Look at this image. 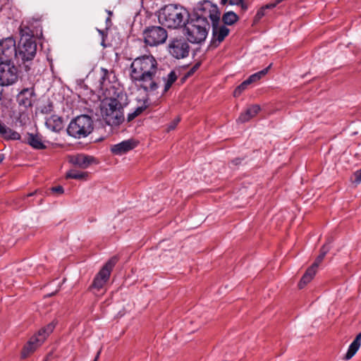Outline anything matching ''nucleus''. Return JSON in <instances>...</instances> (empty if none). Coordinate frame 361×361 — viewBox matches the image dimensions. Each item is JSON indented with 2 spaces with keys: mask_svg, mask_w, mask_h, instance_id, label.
<instances>
[{
  "mask_svg": "<svg viewBox=\"0 0 361 361\" xmlns=\"http://www.w3.org/2000/svg\"><path fill=\"white\" fill-rule=\"evenodd\" d=\"M130 78L140 82V87L146 92L157 90L164 79V73L158 67V63L152 55L137 57L130 65Z\"/></svg>",
  "mask_w": 361,
  "mask_h": 361,
  "instance_id": "obj_1",
  "label": "nucleus"
},
{
  "mask_svg": "<svg viewBox=\"0 0 361 361\" xmlns=\"http://www.w3.org/2000/svg\"><path fill=\"white\" fill-rule=\"evenodd\" d=\"M114 97L106 99L101 106V114L109 126H118L124 121L123 109L128 104V97L123 90L114 92Z\"/></svg>",
  "mask_w": 361,
  "mask_h": 361,
  "instance_id": "obj_2",
  "label": "nucleus"
},
{
  "mask_svg": "<svg viewBox=\"0 0 361 361\" xmlns=\"http://www.w3.org/2000/svg\"><path fill=\"white\" fill-rule=\"evenodd\" d=\"M190 17L189 12L183 6L169 4L162 8L158 14L159 23L171 29L185 26Z\"/></svg>",
  "mask_w": 361,
  "mask_h": 361,
  "instance_id": "obj_3",
  "label": "nucleus"
},
{
  "mask_svg": "<svg viewBox=\"0 0 361 361\" xmlns=\"http://www.w3.org/2000/svg\"><path fill=\"white\" fill-rule=\"evenodd\" d=\"M202 9L205 11V14L212 21V44L217 47L228 35L230 30L220 23V11L218 7L209 1H205Z\"/></svg>",
  "mask_w": 361,
  "mask_h": 361,
  "instance_id": "obj_4",
  "label": "nucleus"
},
{
  "mask_svg": "<svg viewBox=\"0 0 361 361\" xmlns=\"http://www.w3.org/2000/svg\"><path fill=\"white\" fill-rule=\"evenodd\" d=\"M202 11L201 16L195 19L188 20L184 26V34L187 39L193 44H199L204 42L207 36L209 24L207 21L208 16L205 11Z\"/></svg>",
  "mask_w": 361,
  "mask_h": 361,
  "instance_id": "obj_5",
  "label": "nucleus"
},
{
  "mask_svg": "<svg viewBox=\"0 0 361 361\" xmlns=\"http://www.w3.org/2000/svg\"><path fill=\"white\" fill-rule=\"evenodd\" d=\"M94 129L92 118L87 115H80L73 119L68 128V134L77 139L87 137Z\"/></svg>",
  "mask_w": 361,
  "mask_h": 361,
  "instance_id": "obj_6",
  "label": "nucleus"
},
{
  "mask_svg": "<svg viewBox=\"0 0 361 361\" xmlns=\"http://www.w3.org/2000/svg\"><path fill=\"white\" fill-rule=\"evenodd\" d=\"M37 52V44L33 38L23 39L20 41L17 47L16 63L19 66L24 65L25 70L27 71L30 68L25 63L32 61Z\"/></svg>",
  "mask_w": 361,
  "mask_h": 361,
  "instance_id": "obj_7",
  "label": "nucleus"
},
{
  "mask_svg": "<svg viewBox=\"0 0 361 361\" xmlns=\"http://www.w3.org/2000/svg\"><path fill=\"white\" fill-rule=\"evenodd\" d=\"M54 328L55 324L54 322H51L45 327L41 329L36 335L32 336L28 342L25 345L22 350L21 356L23 358H25L32 353L44 343L47 337L53 331Z\"/></svg>",
  "mask_w": 361,
  "mask_h": 361,
  "instance_id": "obj_8",
  "label": "nucleus"
},
{
  "mask_svg": "<svg viewBox=\"0 0 361 361\" xmlns=\"http://www.w3.org/2000/svg\"><path fill=\"white\" fill-rule=\"evenodd\" d=\"M118 259L114 256L109 259L103 266L100 271L96 274L90 288L94 293L102 290L109 279L111 272L117 263Z\"/></svg>",
  "mask_w": 361,
  "mask_h": 361,
  "instance_id": "obj_9",
  "label": "nucleus"
},
{
  "mask_svg": "<svg viewBox=\"0 0 361 361\" xmlns=\"http://www.w3.org/2000/svg\"><path fill=\"white\" fill-rule=\"evenodd\" d=\"M17 46L13 37L0 39V62H16Z\"/></svg>",
  "mask_w": 361,
  "mask_h": 361,
  "instance_id": "obj_10",
  "label": "nucleus"
},
{
  "mask_svg": "<svg viewBox=\"0 0 361 361\" xmlns=\"http://www.w3.org/2000/svg\"><path fill=\"white\" fill-rule=\"evenodd\" d=\"M145 42L151 47L164 43L168 37L167 31L161 26H149L143 32Z\"/></svg>",
  "mask_w": 361,
  "mask_h": 361,
  "instance_id": "obj_11",
  "label": "nucleus"
},
{
  "mask_svg": "<svg viewBox=\"0 0 361 361\" xmlns=\"http://www.w3.org/2000/svg\"><path fill=\"white\" fill-rule=\"evenodd\" d=\"M13 63L14 62H0V85H11L18 80V72Z\"/></svg>",
  "mask_w": 361,
  "mask_h": 361,
  "instance_id": "obj_12",
  "label": "nucleus"
},
{
  "mask_svg": "<svg viewBox=\"0 0 361 361\" xmlns=\"http://www.w3.org/2000/svg\"><path fill=\"white\" fill-rule=\"evenodd\" d=\"M190 47L183 39H173L169 44V53L176 59L185 58L189 54Z\"/></svg>",
  "mask_w": 361,
  "mask_h": 361,
  "instance_id": "obj_13",
  "label": "nucleus"
},
{
  "mask_svg": "<svg viewBox=\"0 0 361 361\" xmlns=\"http://www.w3.org/2000/svg\"><path fill=\"white\" fill-rule=\"evenodd\" d=\"M137 144L138 142L133 139L126 140L112 145L111 147V151L115 155H122L133 149L137 146Z\"/></svg>",
  "mask_w": 361,
  "mask_h": 361,
  "instance_id": "obj_14",
  "label": "nucleus"
},
{
  "mask_svg": "<svg viewBox=\"0 0 361 361\" xmlns=\"http://www.w3.org/2000/svg\"><path fill=\"white\" fill-rule=\"evenodd\" d=\"M23 142L35 149L40 150L47 148V145L43 141L42 135L38 133H27L25 136V140Z\"/></svg>",
  "mask_w": 361,
  "mask_h": 361,
  "instance_id": "obj_15",
  "label": "nucleus"
},
{
  "mask_svg": "<svg viewBox=\"0 0 361 361\" xmlns=\"http://www.w3.org/2000/svg\"><path fill=\"white\" fill-rule=\"evenodd\" d=\"M33 91L29 89L23 90L17 97V101L20 107L27 109L32 105Z\"/></svg>",
  "mask_w": 361,
  "mask_h": 361,
  "instance_id": "obj_16",
  "label": "nucleus"
},
{
  "mask_svg": "<svg viewBox=\"0 0 361 361\" xmlns=\"http://www.w3.org/2000/svg\"><path fill=\"white\" fill-rule=\"evenodd\" d=\"M94 161V157L83 154L72 156L70 158V161L75 166L82 169H87Z\"/></svg>",
  "mask_w": 361,
  "mask_h": 361,
  "instance_id": "obj_17",
  "label": "nucleus"
},
{
  "mask_svg": "<svg viewBox=\"0 0 361 361\" xmlns=\"http://www.w3.org/2000/svg\"><path fill=\"white\" fill-rule=\"evenodd\" d=\"M261 108L258 104H253L249 106L245 112H243L237 119L238 122L245 123L254 118L260 111Z\"/></svg>",
  "mask_w": 361,
  "mask_h": 361,
  "instance_id": "obj_18",
  "label": "nucleus"
},
{
  "mask_svg": "<svg viewBox=\"0 0 361 361\" xmlns=\"http://www.w3.org/2000/svg\"><path fill=\"white\" fill-rule=\"evenodd\" d=\"M45 125L51 131L59 132L63 128V121L60 116L51 115L46 118Z\"/></svg>",
  "mask_w": 361,
  "mask_h": 361,
  "instance_id": "obj_19",
  "label": "nucleus"
},
{
  "mask_svg": "<svg viewBox=\"0 0 361 361\" xmlns=\"http://www.w3.org/2000/svg\"><path fill=\"white\" fill-rule=\"evenodd\" d=\"M0 136L6 140H20L21 138L19 133L10 128L5 124L0 131Z\"/></svg>",
  "mask_w": 361,
  "mask_h": 361,
  "instance_id": "obj_20",
  "label": "nucleus"
},
{
  "mask_svg": "<svg viewBox=\"0 0 361 361\" xmlns=\"http://www.w3.org/2000/svg\"><path fill=\"white\" fill-rule=\"evenodd\" d=\"M317 267H314L313 264H312L306 271L305 274L302 276L301 280L298 283L299 288H303L304 286L310 282L312 279H313L314 276L317 273Z\"/></svg>",
  "mask_w": 361,
  "mask_h": 361,
  "instance_id": "obj_21",
  "label": "nucleus"
},
{
  "mask_svg": "<svg viewBox=\"0 0 361 361\" xmlns=\"http://www.w3.org/2000/svg\"><path fill=\"white\" fill-rule=\"evenodd\" d=\"M360 345H361V332L357 335L355 340L350 345L348 352L344 357V359L348 360H350V358H352L355 355V354L357 353L358 349L360 348Z\"/></svg>",
  "mask_w": 361,
  "mask_h": 361,
  "instance_id": "obj_22",
  "label": "nucleus"
},
{
  "mask_svg": "<svg viewBox=\"0 0 361 361\" xmlns=\"http://www.w3.org/2000/svg\"><path fill=\"white\" fill-rule=\"evenodd\" d=\"M14 118L16 122L19 123L20 126L27 124L30 121L29 114L26 109L19 108L17 112H14Z\"/></svg>",
  "mask_w": 361,
  "mask_h": 361,
  "instance_id": "obj_23",
  "label": "nucleus"
},
{
  "mask_svg": "<svg viewBox=\"0 0 361 361\" xmlns=\"http://www.w3.org/2000/svg\"><path fill=\"white\" fill-rule=\"evenodd\" d=\"M331 242L332 240L328 239L326 243L323 245V247L321 249L320 254L318 255L314 262L312 264L314 267H319V264L323 261L326 254L329 251L330 244L331 243Z\"/></svg>",
  "mask_w": 361,
  "mask_h": 361,
  "instance_id": "obj_24",
  "label": "nucleus"
},
{
  "mask_svg": "<svg viewBox=\"0 0 361 361\" xmlns=\"http://www.w3.org/2000/svg\"><path fill=\"white\" fill-rule=\"evenodd\" d=\"M239 18L238 15L233 11H228L223 14L222 21L224 23V25H233L235 24Z\"/></svg>",
  "mask_w": 361,
  "mask_h": 361,
  "instance_id": "obj_25",
  "label": "nucleus"
},
{
  "mask_svg": "<svg viewBox=\"0 0 361 361\" xmlns=\"http://www.w3.org/2000/svg\"><path fill=\"white\" fill-rule=\"evenodd\" d=\"M113 75L112 72H109L107 69L101 68L99 83L102 88H107V85L110 83V75Z\"/></svg>",
  "mask_w": 361,
  "mask_h": 361,
  "instance_id": "obj_26",
  "label": "nucleus"
},
{
  "mask_svg": "<svg viewBox=\"0 0 361 361\" xmlns=\"http://www.w3.org/2000/svg\"><path fill=\"white\" fill-rule=\"evenodd\" d=\"M177 80V75L174 71H171L167 77L166 78L164 76V79H161V80H164L165 82L164 84V93L166 92L170 87H171L172 84Z\"/></svg>",
  "mask_w": 361,
  "mask_h": 361,
  "instance_id": "obj_27",
  "label": "nucleus"
},
{
  "mask_svg": "<svg viewBox=\"0 0 361 361\" xmlns=\"http://www.w3.org/2000/svg\"><path fill=\"white\" fill-rule=\"evenodd\" d=\"M87 172L78 171L76 170H70L66 173L67 178H73L76 180H85L87 177Z\"/></svg>",
  "mask_w": 361,
  "mask_h": 361,
  "instance_id": "obj_28",
  "label": "nucleus"
},
{
  "mask_svg": "<svg viewBox=\"0 0 361 361\" xmlns=\"http://www.w3.org/2000/svg\"><path fill=\"white\" fill-rule=\"evenodd\" d=\"M271 63L267 66V68H264L263 70L257 72V73H255L252 75H251L247 79L248 80L252 83L254 82H256L257 80H259V79H261L263 76H264L266 74H267L269 68H271Z\"/></svg>",
  "mask_w": 361,
  "mask_h": 361,
  "instance_id": "obj_29",
  "label": "nucleus"
},
{
  "mask_svg": "<svg viewBox=\"0 0 361 361\" xmlns=\"http://www.w3.org/2000/svg\"><path fill=\"white\" fill-rule=\"evenodd\" d=\"M19 32L20 35V41H23V39L33 38L32 30L27 26H20L19 28Z\"/></svg>",
  "mask_w": 361,
  "mask_h": 361,
  "instance_id": "obj_30",
  "label": "nucleus"
},
{
  "mask_svg": "<svg viewBox=\"0 0 361 361\" xmlns=\"http://www.w3.org/2000/svg\"><path fill=\"white\" fill-rule=\"evenodd\" d=\"M251 82L248 80V79L243 81L240 85H239L234 90L233 92V96L237 97H239L242 92L245 90L249 85H250Z\"/></svg>",
  "mask_w": 361,
  "mask_h": 361,
  "instance_id": "obj_31",
  "label": "nucleus"
},
{
  "mask_svg": "<svg viewBox=\"0 0 361 361\" xmlns=\"http://www.w3.org/2000/svg\"><path fill=\"white\" fill-rule=\"evenodd\" d=\"M143 111L142 107H137L133 113L128 115V120L130 121L133 120L136 116L140 114Z\"/></svg>",
  "mask_w": 361,
  "mask_h": 361,
  "instance_id": "obj_32",
  "label": "nucleus"
},
{
  "mask_svg": "<svg viewBox=\"0 0 361 361\" xmlns=\"http://www.w3.org/2000/svg\"><path fill=\"white\" fill-rule=\"evenodd\" d=\"M351 180L353 183L357 184L361 183V169L353 173Z\"/></svg>",
  "mask_w": 361,
  "mask_h": 361,
  "instance_id": "obj_33",
  "label": "nucleus"
},
{
  "mask_svg": "<svg viewBox=\"0 0 361 361\" xmlns=\"http://www.w3.org/2000/svg\"><path fill=\"white\" fill-rule=\"evenodd\" d=\"M53 111V104L49 102L47 105H44L41 109V112L44 114H50Z\"/></svg>",
  "mask_w": 361,
  "mask_h": 361,
  "instance_id": "obj_34",
  "label": "nucleus"
},
{
  "mask_svg": "<svg viewBox=\"0 0 361 361\" xmlns=\"http://www.w3.org/2000/svg\"><path fill=\"white\" fill-rule=\"evenodd\" d=\"M180 118L178 117L176 119H174L173 121H171L169 123V125L168 126V128H167L168 131L175 129L176 126L178 125V123L180 122Z\"/></svg>",
  "mask_w": 361,
  "mask_h": 361,
  "instance_id": "obj_35",
  "label": "nucleus"
},
{
  "mask_svg": "<svg viewBox=\"0 0 361 361\" xmlns=\"http://www.w3.org/2000/svg\"><path fill=\"white\" fill-rule=\"evenodd\" d=\"M283 0H275L274 2L266 4L264 7V9H271L275 8L279 4H280Z\"/></svg>",
  "mask_w": 361,
  "mask_h": 361,
  "instance_id": "obj_36",
  "label": "nucleus"
},
{
  "mask_svg": "<svg viewBox=\"0 0 361 361\" xmlns=\"http://www.w3.org/2000/svg\"><path fill=\"white\" fill-rule=\"evenodd\" d=\"M265 9H264V7H262L256 13L255 15V20H260L264 15H265V12H264Z\"/></svg>",
  "mask_w": 361,
  "mask_h": 361,
  "instance_id": "obj_37",
  "label": "nucleus"
},
{
  "mask_svg": "<svg viewBox=\"0 0 361 361\" xmlns=\"http://www.w3.org/2000/svg\"><path fill=\"white\" fill-rule=\"evenodd\" d=\"M51 190L55 192H58L59 194L63 193V188L62 186H56L51 188Z\"/></svg>",
  "mask_w": 361,
  "mask_h": 361,
  "instance_id": "obj_38",
  "label": "nucleus"
},
{
  "mask_svg": "<svg viewBox=\"0 0 361 361\" xmlns=\"http://www.w3.org/2000/svg\"><path fill=\"white\" fill-rule=\"evenodd\" d=\"M243 1V0H228V2H229V4L231 5H239L240 4H242Z\"/></svg>",
  "mask_w": 361,
  "mask_h": 361,
  "instance_id": "obj_39",
  "label": "nucleus"
},
{
  "mask_svg": "<svg viewBox=\"0 0 361 361\" xmlns=\"http://www.w3.org/2000/svg\"><path fill=\"white\" fill-rule=\"evenodd\" d=\"M101 351H102V350L100 349V350L97 352V355H96V356H95V357H94V360H93V361H98V359H99V355H100Z\"/></svg>",
  "mask_w": 361,
  "mask_h": 361,
  "instance_id": "obj_40",
  "label": "nucleus"
},
{
  "mask_svg": "<svg viewBox=\"0 0 361 361\" xmlns=\"http://www.w3.org/2000/svg\"><path fill=\"white\" fill-rule=\"evenodd\" d=\"M232 163L233 164L237 165V164H238L240 163V159H234V160L232 161Z\"/></svg>",
  "mask_w": 361,
  "mask_h": 361,
  "instance_id": "obj_41",
  "label": "nucleus"
},
{
  "mask_svg": "<svg viewBox=\"0 0 361 361\" xmlns=\"http://www.w3.org/2000/svg\"><path fill=\"white\" fill-rule=\"evenodd\" d=\"M5 159V156L4 154H0V163H1Z\"/></svg>",
  "mask_w": 361,
  "mask_h": 361,
  "instance_id": "obj_42",
  "label": "nucleus"
},
{
  "mask_svg": "<svg viewBox=\"0 0 361 361\" xmlns=\"http://www.w3.org/2000/svg\"><path fill=\"white\" fill-rule=\"evenodd\" d=\"M228 0H221V4L225 5L228 2Z\"/></svg>",
  "mask_w": 361,
  "mask_h": 361,
  "instance_id": "obj_43",
  "label": "nucleus"
},
{
  "mask_svg": "<svg viewBox=\"0 0 361 361\" xmlns=\"http://www.w3.org/2000/svg\"><path fill=\"white\" fill-rule=\"evenodd\" d=\"M197 67H198V65H195V66L191 69V71H191V72L195 71V70L196 68H197Z\"/></svg>",
  "mask_w": 361,
  "mask_h": 361,
  "instance_id": "obj_44",
  "label": "nucleus"
},
{
  "mask_svg": "<svg viewBox=\"0 0 361 361\" xmlns=\"http://www.w3.org/2000/svg\"><path fill=\"white\" fill-rule=\"evenodd\" d=\"M34 195V192H31V193H29L27 196L29 197V196H32Z\"/></svg>",
  "mask_w": 361,
  "mask_h": 361,
  "instance_id": "obj_45",
  "label": "nucleus"
},
{
  "mask_svg": "<svg viewBox=\"0 0 361 361\" xmlns=\"http://www.w3.org/2000/svg\"><path fill=\"white\" fill-rule=\"evenodd\" d=\"M102 45L103 47H105V44H104V41L102 42Z\"/></svg>",
  "mask_w": 361,
  "mask_h": 361,
  "instance_id": "obj_46",
  "label": "nucleus"
},
{
  "mask_svg": "<svg viewBox=\"0 0 361 361\" xmlns=\"http://www.w3.org/2000/svg\"><path fill=\"white\" fill-rule=\"evenodd\" d=\"M99 32L100 34L103 35V31H102V30H99Z\"/></svg>",
  "mask_w": 361,
  "mask_h": 361,
  "instance_id": "obj_47",
  "label": "nucleus"
},
{
  "mask_svg": "<svg viewBox=\"0 0 361 361\" xmlns=\"http://www.w3.org/2000/svg\"><path fill=\"white\" fill-rule=\"evenodd\" d=\"M333 307H334V309L336 308V307H335V306H332V307H331L330 310H331V309H333Z\"/></svg>",
  "mask_w": 361,
  "mask_h": 361,
  "instance_id": "obj_48",
  "label": "nucleus"
},
{
  "mask_svg": "<svg viewBox=\"0 0 361 361\" xmlns=\"http://www.w3.org/2000/svg\"><path fill=\"white\" fill-rule=\"evenodd\" d=\"M243 8H246L247 7L246 6H244L243 5L242 6Z\"/></svg>",
  "mask_w": 361,
  "mask_h": 361,
  "instance_id": "obj_49",
  "label": "nucleus"
},
{
  "mask_svg": "<svg viewBox=\"0 0 361 361\" xmlns=\"http://www.w3.org/2000/svg\"><path fill=\"white\" fill-rule=\"evenodd\" d=\"M108 13H109V15L112 14V13L111 11H109Z\"/></svg>",
  "mask_w": 361,
  "mask_h": 361,
  "instance_id": "obj_50",
  "label": "nucleus"
}]
</instances>
